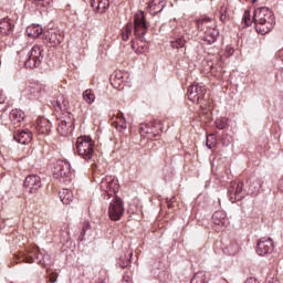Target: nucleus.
I'll use <instances>...</instances> for the list:
<instances>
[{"label":"nucleus","mask_w":283,"mask_h":283,"mask_svg":"<svg viewBox=\"0 0 283 283\" xmlns=\"http://www.w3.org/2000/svg\"><path fill=\"white\" fill-rule=\"evenodd\" d=\"M1 103H6V97H3L2 95H0V104Z\"/></svg>","instance_id":"49"},{"label":"nucleus","mask_w":283,"mask_h":283,"mask_svg":"<svg viewBox=\"0 0 283 283\" xmlns=\"http://www.w3.org/2000/svg\"><path fill=\"white\" fill-rule=\"evenodd\" d=\"M6 228V221L3 219H0V229Z\"/></svg>","instance_id":"46"},{"label":"nucleus","mask_w":283,"mask_h":283,"mask_svg":"<svg viewBox=\"0 0 283 283\" xmlns=\"http://www.w3.org/2000/svg\"><path fill=\"white\" fill-rule=\"evenodd\" d=\"M242 21H243L245 28H249V25H251V23H253V21H251V11L250 10L244 11Z\"/></svg>","instance_id":"36"},{"label":"nucleus","mask_w":283,"mask_h":283,"mask_svg":"<svg viewBox=\"0 0 283 283\" xmlns=\"http://www.w3.org/2000/svg\"><path fill=\"white\" fill-rule=\"evenodd\" d=\"M207 94V88L200 84H192L188 87L187 96L191 103H197L198 105H202V101H205V96Z\"/></svg>","instance_id":"8"},{"label":"nucleus","mask_w":283,"mask_h":283,"mask_svg":"<svg viewBox=\"0 0 283 283\" xmlns=\"http://www.w3.org/2000/svg\"><path fill=\"white\" fill-rule=\"evenodd\" d=\"M48 260H50V256H43V263L42 264H44V266H48V264H50V263H48Z\"/></svg>","instance_id":"44"},{"label":"nucleus","mask_w":283,"mask_h":283,"mask_svg":"<svg viewBox=\"0 0 283 283\" xmlns=\"http://www.w3.org/2000/svg\"><path fill=\"white\" fill-rule=\"evenodd\" d=\"M59 197L63 205H72V202H74V193H72L70 189H62L59 192Z\"/></svg>","instance_id":"24"},{"label":"nucleus","mask_w":283,"mask_h":283,"mask_svg":"<svg viewBox=\"0 0 283 283\" xmlns=\"http://www.w3.org/2000/svg\"><path fill=\"white\" fill-rule=\"evenodd\" d=\"M132 255H134V253L133 252H128L129 259L123 260V261L119 262L120 269H127V266H129V264H132Z\"/></svg>","instance_id":"40"},{"label":"nucleus","mask_w":283,"mask_h":283,"mask_svg":"<svg viewBox=\"0 0 283 283\" xmlns=\"http://www.w3.org/2000/svg\"><path fill=\"white\" fill-rule=\"evenodd\" d=\"M165 6H167V2L165 0H153L148 4V8L151 14H159V12H163V10H165Z\"/></svg>","instance_id":"21"},{"label":"nucleus","mask_w":283,"mask_h":283,"mask_svg":"<svg viewBox=\"0 0 283 283\" xmlns=\"http://www.w3.org/2000/svg\"><path fill=\"white\" fill-rule=\"evenodd\" d=\"M244 184L242 181H232L228 188V196L232 202L244 198Z\"/></svg>","instance_id":"9"},{"label":"nucleus","mask_w":283,"mask_h":283,"mask_svg":"<svg viewBox=\"0 0 283 283\" xmlns=\"http://www.w3.org/2000/svg\"><path fill=\"white\" fill-rule=\"evenodd\" d=\"M275 245L273 244V240L271 238L263 237L259 240L256 247L258 255H270L273 253Z\"/></svg>","instance_id":"10"},{"label":"nucleus","mask_w":283,"mask_h":283,"mask_svg":"<svg viewBox=\"0 0 283 283\" xmlns=\"http://www.w3.org/2000/svg\"><path fill=\"white\" fill-rule=\"evenodd\" d=\"M13 30H14V24H12V20H10L9 18H3L0 20V34L10 36Z\"/></svg>","instance_id":"18"},{"label":"nucleus","mask_w":283,"mask_h":283,"mask_svg":"<svg viewBox=\"0 0 283 283\" xmlns=\"http://www.w3.org/2000/svg\"><path fill=\"white\" fill-rule=\"evenodd\" d=\"M29 98H34V96H39L41 92H45V85L39 84V83H33L29 86Z\"/></svg>","instance_id":"26"},{"label":"nucleus","mask_w":283,"mask_h":283,"mask_svg":"<svg viewBox=\"0 0 283 283\" xmlns=\"http://www.w3.org/2000/svg\"><path fill=\"white\" fill-rule=\"evenodd\" d=\"M253 22L258 34H269L275 28V17L268 7H260L254 10Z\"/></svg>","instance_id":"1"},{"label":"nucleus","mask_w":283,"mask_h":283,"mask_svg":"<svg viewBox=\"0 0 283 283\" xmlns=\"http://www.w3.org/2000/svg\"><path fill=\"white\" fill-rule=\"evenodd\" d=\"M218 36H220V31L217 30L214 24V27L205 31L203 41H206L208 45H213V43L218 41Z\"/></svg>","instance_id":"15"},{"label":"nucleus","mask_w":283,"mask_h":283,"mask_svg":"<svg viewBox=\"0 0 283 283\" xmlns=\"http://www.w3.org/2000/svg\"><path fill=\"white\" fill-rule=\"evenodd\" d=\"M57 279H59V274L57 273H55V272L49 273V281L51 283H55Z\"/></svg>","instance_id":"43"},{"label":"nucleus","mask_w":283,"mask_h":283,"mask_svg":"<svg viewBox=\"0 0 283 283\" xmlns=\"http://www.w3.org/2000/svg\"><path fill=\"white\" fill-rule=\"evenodd\" d=\"M260 189H262V180L259 178H251L249 182L248 193L250 196H258L260 193Z\"/></svg>","instance_id":"19"},{"label":"nucleus","mask_w":283,"mask_h":283,"mask_svg":"<svg viewBox=\"0 0 283 283\" xmlns=\"http://www.w3.org/2000/svg\"><path fill=\"white\" fill-rule=\"evenodd\" d=\"M226 249L230 255H235V253L240 251V247L238 245V243H232L228 245Z\"/></svg>","instance_id":"38"},{"label":"nucleus","mask_w":283,"mask_h":283,"mask_svg":"<svg viewBox=\"0 0 283 283\" xmlns=\"http://www.w3.org/2000/svg\"><path fill=\"white\" fill-rule=\"evenodd\" d=\"M76 150L84 160L94 158V140L90 136H81L76 139Z\"/></svg>","instance_id":"3"},{"label":"nucleus","mask_w":283,"mask_h":283,"mask_svg":"<svg viewBox=\"0 0 283 283\" xmlns=\"http://www.w3.org/2000/svg\"><path fill=\"white\" fill-rule=\"evenodd\" d=\"M36 260H39V255L38 254H33V256H27L25 258L27 264H32V263L36 262Z\"/></svg>","instance_id":"41"},{"label":"nucleus","mask_w":283,"mask_h":283,"mask_svg":"<svg viewBox=\"0 0 283 283\" xmlns=\"http://www.w3.org/2000/svg\"><path fill=\"white\" fill-rule=\"evenodd\" d=\"M109 8V0H97L96 12H105Z\"/></svg>","instance_id":"32"},{"label":"nucleus","mask_w":283,"mask_h":283,"mask_svg":"<svg viewBox=\"0 0 283 283\" xmlns=\"http://www.w3.org/2000/svg\"><path fill=\"white\" fill-rule=\"evenodd\" d=\"M24 113L21 109H12L10 112L9 118L17 125V123H21L24 118Z\"/></svg>","instance_id":"28"},{"label":"nucleus","mask_w":283,"mask_h":283,"mask_svg":"<svg viewBox=\"0 0 283 283\" xmlns=\"http://www.w3.org/2000/svg\"><path fill=\"white\" fill-rule=\"evenodd\" d=\"M216 136H218V133L207 136L206 146L208 147V149H212V147H216V140H217Z\"/></svg>","instance_id":"34"},{"label":"nucleus","mask_w":283,"mask_h":283,"mask_svg":"<svg viewBox=\"0 0 283 283\" xmlns=\"http://www.w3.org/2000/svg\"><path fill=\"white\" fill-rule=\"evenodd\" d=\"M57 132L60 136H66L70 132H72V123L60 120L57 123Z\"/></svg>","instance_id":"25"},{"label":"nucleus","mask_w":283,"mask_h":283,"mask_svg":"<svg viewBox=\"0 0 283 283\" xmlns=\"http://www.w3.org/2000/svg\"><path fill=\"white\" fill-rule=\"evenodd\" d=\"M43 61V46L35 44L29 52V57L24 62L25 67L34 70V67H41Z\"/></svg>","instance_id":"4"},{"label":"nucleus","mask_w":283,"mask_h":283,"mask_svg":"<svg viewBox=\"0 0 283 283\" xmlns=\"http://www.w3.org/2000/svg\"><path fill=\"white\" fill-rule=\"evenodd\" d=\"M212 222L217 227L218 231H222L227 224H229V219L227 218V213L222 210L216 211L212 214Z\"/></svg>","instance_id":"12"},{"label":"nucleus","mask_w":283,"mask_h":283,"mask_svg":"<svg viewBox=\"0 0 283 283\" xmlns=\"http://www.w3.org/2000/svg\"><path fill=\"white\" fill-rule=\"evenodd\" d=\"M53 107H55V109H59L60 112L65 111L67 109V107H70V102L65 99V96L61 95L56 99H53Z\"/></svg>","instance_id":"27"},{"label":"nucleus","mask_w":283,"mask_h":283,"mask_svg":"<svg viewBox=\"0 0 283 283\" xmlns=\"http://www.w3.org/2000/svg\"><path fill=\"white\" fill-rule=\"evenodd\" d=\"M72 176L70 161L60 159L54 164L53 178H56V180L64 185H70L72 182Z\"/></svg>","instance_id":"2"},{"label":"nucleus","mask_w":283,"mask_h":283,"mask_svg":"<svg viewBox=\"0 0 283 283\" xmlns=\"http://www.w3.org/2000/svg\"><path fill=\"white\" fill-rule=\"evenodd\" d=\"M269 283H273V282H269Z\"/></svg>","instance_id":"52"},{"label":"nucleus","mask_w":283,"mask_h":283,"mask_svg":"<svg viewBox=\"0 0 283 283\" xmlns=\"http://www.w3.org/2000/svg\"><path fill=\"white\" fill-rule=\"evenodd\" d=\"M115 127L119 132H125V129H127V120L125 119V115L120 112L117 113V120Z\"/></svg>","instance_id":"29"},{"label":"nucleus","mask_w":283,"mask_h":283,"mask_svg":"<svg viewBox=\"0 0 283 283\" xmlns=\"http://www.w3.org/2000/svg\"><path fill=\"white\" fill-rule=\"evenodd\" d=\"M190 283H207V281H205V273H196Z\"/></svg>","instance_id":"35"},{"label":"nucleus","mask_w":283,"mask_h":283,"mask_svg":"<svg viewBox=\"0 0 283 283\" xmlns=\"http://www.w3.org/2000/svg\"><path fill=\"white\" fill-rule=\"evenodd\" d=\"M228 125H229V119L227 118H221L216 120L217 129H226Z\"/></svg>","instance_id":"37"},{"label":"nucleus","mask_w":283,"mask_h":283,"mask_svg":"<svg viewBox=\"0 0 283 283\" xmlns=\"http://www.w3.org/2000/svg\"><path fill=\"white\" fill-rule=\"evenodd\" d=\"M13 139L20 145H28L32 142V133L29 129L17 130L13 135Z\"/></svg>","instance_id":"14"},{"label":"nucleus","mask_w":283,"mask_h":283,"mask_svg":"<svg viewBox=\"0 0 283 283\" xmlns=\"http://www.w3.org/2000/svg\"><path fill=\"white\" fill-rule=\"evenodd\" d=\"M231 55H233V49H228L227 56H231Z\"/></svg>","instance_id":"48"},{"label":"nucleus","mask_w":283,"mask_h":283,"mask_svg":"<svg viewBox=\"0 0 283 283\" xmlns=\"http://www.w3.org/2000/svg\"><path fill=\"white\" fill-rule=\"evenodd\" d=\"M91 6L94 8V6H96V0H91Z\"/></svg>","instance_id":"50"},{"label":"nucleus","mask_w":283,"mask_h":283,"mask_svg":"<svg viewBox=\"0 0 283 283\" xmlns=\"http://www.w3.org/2000/svg\"><path fill=\"white\" fill-rule=\"evenodd\" d=\"M160 132H163V122H158L155 125L142 124L139 134L148 140H157Z\"/></svg>","instance_id":"7"},{"label":"nucleus","mask_w":283,"mask_h":283,"mask_svg":"<svg viewBox=\"0 0 283 283\" xmlns=\"http://www.w3.org/2000/svg\"><path fill=\"white\" fill-rule=\"evenodd\" d=\"M36 129L39 134H50L52 130V124L45 118H40L38 120Z\"/></svg>","instance_id":"23"},{"label":"nucleus","mask_w":283,"mask_h":283,"mask_svg":"<svg viewBox=\"0 0 283 283\" xmlns=\"http://www.w3.org/2000/svg\"><path fill=\"white\" fill-rule=\"evenodd\" d=\"M101 188L105 189L108 196H112V193H116V190L118 189V184H116V181H114L112 177H108L102 180Z\"/></svg>","instance_id":"17"},{"label":"nucleus","mask_w":283,"mask_h":283,"mask_svg":"<svg viewBox=\"0 0 283 283\" xmlns=\"http://www.w3.org/2000/svg\"><path fill=\"white\" fill-rule=\"evenodd\" d=\"M231 143H233V137L231 135H229L228 133H222L221 145L223 147H229Z\"/></svg>","instance_id":"33"},{"label":"nucleus","mask_w":283,"mask_h":283,"mask_svg":"<svg viewBox=\"0 0 283 283\" xmlns=\"http://www.w3.org/2000/svg\"><path fill=\"white\" fill-rule=\"evenodd\" d=\"M197 30L199 32H207V30H210V28H214L216 20H213L210 17H202L195 21Z\"/></svg>","instance_id":"13"},{"label":"nucleus","mask_w":283,"mask_h":283,"mask_svg":"<svg viewBox=\"0 0 283 283\" xmlns=\"http://www.w3.org/2000/svg\"><path fill=\"white\" fill-rule=\"evenodd\" d=\"M132 32H134V25L132 23H127L126 28L122 30L123 41H129V36H132Z\"/></svg>","instance_id":"30"},{"label":"nucleus","mask_w":283,"mask_h":283,"mask_svg":"<svg viewBox=\"0 0 283 283\" xmlns=\"http://www.w3.org/2000/svg\"><path fill=\"white\" fill-rule=\"evenodd\" d=\"M170 45L171 48H175V50H180V48H185V36L180 35V33H177V31L174 32V35L170 38Z\"/></svg>","instance_id":"20"},{"label":"nucleus","mask_w":283,"mask_h":283,"mask_svg":"<svg viewBox=\"0 0 283 283\" xmlns=\"http://www.w3.org/2000/svg\"><path fill=\"white\" fill-rule=\"evenodd\" d=\"M36 1L38 6H41L42 8H48L50 6L52 0H34Z\"/></svg>","instance_id":"42"},{"label":"nucleus","mask_w":283,"mask_h":283,"mask_svg":"<svg viewBox=\"0 0 283 283\" xmlns=\"http://www.w3.org/2000/svg\"><path fill=\"white\" fill-rule=\"evenodd\" d=\"M258 2V0H252V3H256Z\"/></svg>","instance_id":"51"},{"label":"nucleus","mask_w":283,"mask_h":283,"mask_svg":"<svg viewBox=\"0 0 283 283\" xmlns=\"http://www.w3.org/2000/svg\"><path fill=\"white\" fill-rule=\"evenodd\" d=\"M27 34L31 39H39L43 34V27L39 24H32L27 28Z\"/></svg>","instance_id":"22"},{"label":"nucleus","mask_w":283,"mask_h":283,"mask_svg":"<svg viewBox=\"0 0 283 283\" xmlns=\"http://www.w3.org/2000/svg\"><path fill=\"white\" fill-rule=\"evenodd\" d=\"M44 36L46 41H49V43H51L52 45H61V43L63 42V35H61L59 31L52 29L44 32Z\"/></svg>","instance_id":"16"},{"label":"nucleus","mask_w":283,"mask_h":283,"mask_svg":"<svg viewBox=\"0 0 283 283\" xmlns=\"http://www.w3.org/2000/svg\"><path fill=\"white\" fill-rule=\"evenodd\" d=\"M244 283H258V280L250 277Z\"/></svg>","instance_id":"45"},{"label":"nucleus","mask_w":283,"mask_h":283,"mask_svg":"<svg viewBox=\"0 0 283 283\" xmlns=\"http://www.w3.org/2000/svg\"><path fill=\"white\" fill-rule=\"evenodd\" d=\"M92 229V226L90 224V221H85L82 227V232L80 234L81 240L85 238V233Z\"/></svg>","instance_id":"39"},{"label":"nucleus","mask_w":283,"mask_h":283,"mask_svg":"<svg viewBox=\"0 0 283 283\" xmlns=\"http://www.w3.org/2000/svg\"><path fill=\"white\" fill-rule=\"evenodd\" d=\"M24 187L30 193H36V191L43 187L41 184V177L38 175H29L24 179Z\"/></svg>","instance_id":"11"},{"label":"nucleus","mask_w":283,"mask_h":283,"mask_svg":"<svg viewBox=\"0 0 283 283\" xmlns=\"http://www.w3.org/2000/svg\"><path fill=\"white\" fill-rule=\"evenodd\" d=\"M109 219L114 222H118L123 216H125V206L120 197H114L108 207Z\"/></svg>","instance_id":"5"},{"label":"nucleus","mask_w":283,"mask_h":283,"mask_svg":"<svg viewBox=\"0 0 283 283\" xmlns=\"http://www.w3.org/2000/svg\"><path fill=\"white\" fill-rule=\"evenodd\" d=\"M220 21H222V23H224V21H227V15L226 14H221L220 15Z\"/></svg>","instance_id":"47"},{"label":"nucleus","mask_w":283,"mask_h":283,"mask_svg":"<svg viewBox=\"0 0 283 283\" xmlns=\"http://www.w3.org/2000/svg\"><path fill=\"white\" fill-rule=\"evenodd\" d=\"M82 96L85 103H87V105H92V103L96 101V95L93 94L92 90L84 91Z\"/></svg>","instance_id":"31"},{"label":"nucleus","mask_w":283,"mask_h":283,"mask_svg":"<svg viewBox=\"0 0 283 283\" xmlns=\"http://www.w3.org/2000/svg\"><path fill=\"white\" fill-rule=\"evenodd\" d=\"M147 20L145 19V13L139 12L134 17V34L139 41H145V34H147Z\"/></svg>","instance_id":"6"}]
</instances>
